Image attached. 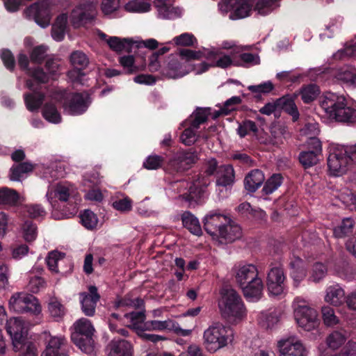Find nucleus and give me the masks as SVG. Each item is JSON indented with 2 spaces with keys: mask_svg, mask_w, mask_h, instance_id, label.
Returning <instances> with one entry per match:
<instances>
[{
  "mask_svg": "<svg viewBox=\"0 0 356 356\" xmlns=\"http://www.w3.org/2000/svg\"><path fill=\"white\" fill-rule=\"evenodd\" d=\"M34 165L30 162L14 165L10 169L9 178L11 181H19L23 174L33 171Z\"/></svg>",
  "mask_w": 356,
  "mask_h": 356,
  "instance_id": "36",
  "label": "nucleus"
},
{
  "mask_svg": "<svg viewBox=\"0 0 356 356\" xmlns=\"http://www.w3.org/2000/svg\"><path fill=\"white\" fill-rule=\"evenodd\" d=\"M44 95L40 92H33L24 95V101L27 109L30 111H37L44 101Z\"/></svg>",
  "mask_w": 356,
  "mask_h": 356,
  "instance_id": "43",
  "label": "nucleus"
},
{
  "mask_svg": "<svg viewBox=\"0 0 356 356\" xmlns=\"http://www.w3.org/2000/svg\"><path fill=\"white\" fill-rule=\"evenodd\" d=\"M6 330L12 339L15 351H20L26 341L27 325L22 317H13L7 321Z\"/></svg>",
  "mask_w": 356,
  "mask_h": 356,
  "instance_id": "12",
  "label": "nucleus"
},
{
  "mask_svg": "<svg viewBox=\"0 0 356 356\" xmlns=\"http://www.w3.org/2000/svg\"><path fill=\"white\" fill-rule=\"evenodd\" d=\"M210 183V177L207 175L205 173L197 175L189 186V194L186 197L184 195V198L191 200L198 197Z\"/></svg>",
  "mask_w": 356,
  "mask_h": 356,
  "instance_id": "21",
  "label": "nucleus"
},
{
  "mask_svg": "<svg viewBox=\"0 0 356 356\" xmlns=\"http://www.w3.org/2000/svg\"><path fill=\"white\" fill-rule=\"evenodd\" d=\"M231 1H234V4L231 6L236 18H244L249 16L253 6L252 0H231Z\"/></svg>",
  "mask_w": 356,
  "mask_h": 356,
  "instance_id": "33",
  "label": "nucleus"
},
{
  "mask_svg": "<svg viewBox=\"0 0 356 356\" xmlns=\"http://www.w3.org/2000/svg\"><path fill=\"white\" fill-rule=\"evenodd\" d=\"M48 311L51 316L56 321L61 319L66 313L64 305L54 297L51 298L49 300Z\"/></svg>",
  "mask_w": 356,
  "mask_h": 356,
  "instance_id": "42",
  "label": "nucleus"
},
{
  "mask_svg": "<svg viewBox=\"0 0 356 356\" xmlns=\"http://www.w3.org/2000/svg\"><path fill=\"white\" fill-rule=\"evenodd\" d=\"M45 344L41 356H68V344L65 337L45 333Z\"/></svg>",
  "mask_w": 356,
  "mask_h": 356,
  "instance_id": "14",
  "label": "nucleus"
},
{
  "mask_svg": "<svg viewBox=\"0 0 356 356\" xmlns=\"http://www.w3.org/2000/svg\"><path fill=\"white\" fill-rule=\"evenodd\" d=\"M70 60L74 67L79 70H84L89 64V58L81 51H73L70 56Z\"/></svg>",
  "mask_w": 356,
  "mask_h": 356,
  "instance_id": "45",
  "label": "nucleus"
},
{
  "mask_svg": "<svg viewBox=\"0 0 356 356\" xmlns=\"http://www.w3.org/2000/svg\"><path fill=\"white\" fill-rule=\"evenodd\" d=\"M335 77L337 80L349 86H356V68L348 65L340 68Z\"/></svg>",
  "mask_w": 356,
  "mask_h": 356,
  "instance_id": "31",
  "label": "nucleus"
},
{
  "mask_svg": "<svg viewBox=\"0 0 356 356\" xmlns=\"http://www.w3.org/2000/svg\"><path fill=\"white\" fill-rule=\"evenodd\" d=\"M264 180L265 177L261 170H253L245 178V188L250 192H254L261 186Z\"/></svg>",
  "mask_w": 356,
  "mask_h": 356,
  "instance_id": "27",
  "label": "nucleus"
},
{
  "mask_svg": "<svg viewBox=\"0 0 356 356\" xmlns=\"http://www.w3.org/2000/svg\"><path fill=\"white\" fill-rule=\"evenodd\" d=\"M218 307L222 316L229 321L242 320L246 316V309L236 290L228 288L221 291Z\"/></svg>",
  "mask_w": 356,
  "mask_h": 356,
  "instance_id": "4",
  "label": "nucleus"
},
{
  "mask_svg": "<svg viewBox=\"0 0 356 356\" xmlns=\"http://www.w3.org/2000/svg\"><path fill=\"white\" fill-rule=\"evenodd\" d=\"M80 218L82 225L88 229H93L97 225L98 218L96 214L90 210H85L80 215Z\"/></svg>",
  "mask_w": 356,
  "mask_h": 356,
  "instance_id": "52",
  "label": "nucleus"
},
{
  "mask_svg": "<svg viewBox=\"0 0 356 356\" xmlns=\"http://www.w3.org/2000/svg\"><path fill=\"white\" fill-rule=\"evenodd\" d=\"M77 191L76 188L69 183H59L55 187L49 188L47 197L49 203L54 206L56 199L65 202L70 197H75Z\"/></svg>",
  "mask_w": 356,
  "mask_h": 356,
  "instance_id": "18",
  "label": "nucleus"
},
{
  "mask_svg": "<svg viewBox=\"0 0 356 356\" xmlns=\"http://www.w3.org/2000/svg\"><path fill=\"white\" fill-rule=\"evenodd\" d=\"M28 74L32 76L38 83H46L49 80V75L40 67L28 70Z\"/></svg>",
  "mask_w": 356,
  "mask_h": 356,
  "instance_id": "64",
  "label": "nucleus"
},
{
  "mask_svg": "<svg viewBox=\"0 0 356 356\" xmlns=\"http://www.w3.org/2000/svg\"><path fill=\"white\" fill-rule=\"evenodd\" d=\"M282 183V177L280 174H274L266 181L262 189L263 192L266 194H271L276 191Z\"/></svg>",
  "mask_w": 356,
  "mask_h": 356,
  "instance_id": "51",
  "label": "nucleus"
},
{
  "mask_svg": "<svg viewBox=\"0 0 356 356\" xmlns=\"http://www.w3.org/2000/svg\"><path fill=\"white\" fill-rule=\"evenodd\" d=\"M216 185L220 189V187L227 188L234 182V170L231 165H220L217 171Z\"/></svg>",
  "mask_w": 356,
  "mask_h": 356,
  "instance_id": "23",
  "label": "nucleus"
},
{
  "mask_svg": "<svg viewBox=\"0 0 356 356\" xmlns=\"http://www.w3.org/2000/svg\"><path fill=\"white\" fill-rule=\"evenodd\" d=\"M67 24V16L66 14L58 15L52 26L51 36L56 41H61L64 39Z\"/></svg>",
  "mask_w": 356,
  "mask_h": 356,
  "instance_id": "29",
  "label": "nucleus"
},
{
  "mask_svg": "<svg viewBox=\"0 0 356 356\" xmlns=\"http://www.w3.org/2000/svg\"><path fill=\"white\" fill-rule=\"evenodd\" d=\"M73 328L71 337L74 343L83 353H92L95 346L92 337L95 330L91 321L86 318H81L74 322Z\"/></svg>",
  "mask_w": 356,
  "mask_h": 356,
  "instance_id": "6",
  "label": "nucleus"
},
{
  "mask_svg": "<svg viewBox=\"0 0 356 356\" xmlns=\"http://www.w3.org/2000/svg\"><path fill=\"white\" fill-rule=\"evenodd\" d=\"M120 8V0H103L101 9L105 15H110L115 13Z\"/></svg>",
  "mask_w": 356,
  "mask_h": 356,
  "instance_id": "56",
  "label": "nucleus"
},
{
  "mask_svg": "<svg viewBox=\"0 0 356 356\" xmlns=\"http://www.w3.org/2000/svg\"><path fill=\"white\" fill-rule=\"evenodd\" d=\"M173 41L177 45L192 46L196 42V39L193 34L184 33L179 36L175 37Z\"/></svg>",
  "mask_w": 356,
  "mask_h": 356,
  "instance_id": "62",
  "label": "nucleus"
},
{
  "mask_svg": "<svg viewBox=\"0 0 356 356\" xmlns=\"http://www.w3.org/2000/svg\"><path fill=\"white\" fill-rule=\"evenodd\" d=\"M163 73L169 78L178 79L187 74L188 70H187L186 67H183L177 58L172 57L165 68Z\"/></svg>",
  "mask_w": 356,
  "mask_h": 356,
  "instance_id": "28",
  "label": "nucleus"
},
{
  "mask_svg": "<svg viewBox=\"0 0 356 356\" xmlns=\"http://www.w3.org/2000/svg\"><path fill=\"white\" fill-rule=\"evenodd\" d=\"M42 113L43 118L51 123L58 124L61 122V115L51 102H47L44 105Z\"/></svg>",
  "mask_w": 356,
  "mask_h": 356,
  "instance_id": "39",
  "label": "nucleus"
},
{
  "mask_svg": "<svg viewBox=\"0 0 356 356\" xmlns=\"http://www.w3.org/2000/svg\"><path fill=\"white\" fill-rule=\"evenodd\" d=\"M24 238L26 241H33L37 236V228L31 221H26L22 225Z\"/></svg>",
  "mask_w": 356,
  "mask_h": 356,
  "instance_id": "57",
  "label": "nucleus"
},
{
  "mask_svg": "<svg viewBox=\"0 0 356 356\" xmlns=\"http://www.w3.org/2000/svg\"><path fill=\"white\" fill-rule=\"evenodd\" d=\"M198 159V154L195 150H182L178 152L170 161L169 165L176 172H184L190 169Z\"/></svg>",
  "mask_w": 356,
  "mask_h": 356,
  "instance_id": "16",
  "label": "nucleus"
},
{
  "mask_svg": "<svg viewBox=\"0 0 356 356\" xmlns=\"http://www.w3.org/2000/svg\"><path fill=\"white\" fill-rule=\"evenodd\" d=\"M233 330L220 322L212 323L203 332V344L212 353L227 346L234 340Z\"/></svg>",
  "mask_w": 356,
  "mask_h": 356,
  "instance_id": "5",
  "label": "nucleus"
},
{
  "mask_svg": "<svg viewBox=\"0 0 356 356\" xmlns=\"http://www.w3.org/2000/svg\"><path fill=\"white\" fill-rule=\"evenodd\" d=\"M97 3L93 1L83 0L74 8L70 15V22L75 28L81 26L83 22L92 19L96 15Z\"/></svg>",
  "mask_w": 356,
  "mask_h": 356,
  "instance_id": "13",
  "label": "nucleus"
},
{
  "mask_svg": "<svg viewBox=\"0 0 356 356\" xmlns=\"http://www.w3.org/2000/svg\"><path fill=\"white\" fill-rule=\"evenodd\" d=\"M270 135L274 144H282L284 140L290 137L286 127L281 124H275L270 127Z\"/></svg>",
  "mask_w": 356,
  "mask_h": 356,
  "instance_id": "37",
  "label": "nucleus"
},
{
  "mask_svg": "<svg viewBox=\"0 0 356 356\" xmlns=\"http://www.w3.org/2000/svg\"><path fill=\"white\" fill-rule=\"evenodd\" d=\"M100 296L97 289L95 286H90L88 292L79 293V301L81 311L87 316H93L95 314V309Z\"/></svg>",
  "mask_w": 356,
  "mask_h": 356,
  "instance_id": "19",
  "label": "nucleus"
},
{
  "mask_svg": "<svg viewBox=\"0 0 356 356\" xmlns=\"http://www.w3.org/2000/svg\"><path fill=\"white\" fill-rule=\"evenodd\" d=\"M108 356H132L133 347L127 341L113 339L108 344Z\"/></svg>",
  "mask_w": 356,
  "mask_h": 356,
  "instance_id": "24",
  "label": "nucleus"
},
{
  "mask_svg": "<svg viewBox=\"0 0 356 356\" xmlns=\"http://www.w3.org/2000/svg\"><path fill=\"white\" fill-rule=\"evenodd\" d=\"M286 277L280 266H271L267 273L266 285L269 293L277 296L285 290Z\"/></svg>",
  "mask_w": 356,
  "mask_h": 356,
  "instance_id": "15",
  "label": "nucleus"
},
{
  "mask_svg": "<svg viewBox=\"0 0 356 356\" xmlns=\"http://www.w3.org/2000/svg\"><path fill=\"white\" fill-rule=\"evenodd\" d=\"M19 200L20 196L15 190L8 187L0 188V204L15 206Z\"/></svg>",
  "mask_w": 356,
  "mask_h": 356,
  "instance_id": "35",
  "label": "nucleus"
},
{
  "mask_svg": "<svg viewBox=\"0 0 356 356\" xmlns=\"http://www.w3.org/2000/svg\"><path fill=\"white\" fill-rule=\"evenodd\" d=\"M280 0H258L254 10L261 15H267L280 7Z\"/></svg>",
  "mask_w": 356,
  "mask_h": 356,
  "instance_id": "40",
  "label": "nucleus"
},
{
  "mask_svg": "<svg viewBox=\"0 0 356 356\" xmlns=\"http://www.w3.org/2000/svg\"><path fill=\"white\" fill-rule=\"evenodd\" d=\"M54 6L50 0H42L30 6L24 10L26 18L33 19L42 28L50 24Z\"/></svg>",
  "mask_w": 356,
  "mask_h": 356,
  "instance_id": "11",
  "label": "nucleus"
},
{
  "mask_svg": "<svg viewBox=\"0 0 356 356\" xmlns=\"http://www.w3.org/2000/svg\"><path fill=\"white\" fill-rule=\"evenodd\" d=\"M350 146H337L332 148L327 158L329 171L333 176H341L346 172L352 159Z\"/></svg>",
  "mask_w": 356,
  "mask_h": 356,
  "instance_id": "8",
  "label": "nucleus"
},
{
  "mask_svg": "<svg viewBox=\"0 0 356 356\" xmlns=\"http://www.w3.org/2000/svg\"><path fill=\"white\" fill-rule=\"evenodd\" d=\"M209 114V108H197L195 112L191 115L190 124L193 128L198 129L200 124L205 122Z\"/></svg>",
  "mask_w": 356,
  "mask_h": 356,
  "instance_id": "50",
  "label": "nucleus"
},
{
  "mask_svg": "<svg viewBox=\"0 0 356 356\" xmlns=\"http://www.w3.org/2000/svg\"><path fill=\"white\" fill-rule=\"evenodd\" d=\"M279 321V316L275 311L261 312L259 316V324L266 328H270Z\"/></svg>",
  "mask_w": 356,
  "mask_h": 356,
  "instance_id": "47",
  "label": "nucleus"
},
{
  "mask_svg": "<svg viewBox=\"0 0 356 356\" xmlns=\"http://www.w3.org/2000/svg\"><path fill=\"white\" fill-rule=\"evenodd\" d=\"M157 10L159 17L165 19H174L181 17L182 14V10L179 8L172 6L171 1L157 8Z\"/></svg>",
  "mask_w": 356,
  "mask_h": 356,
  "instance_id": "41",
  "label": "nucleus"
},
{
  "mask_svg": "<svg viewBox=\"0 0 356 356\" xmlns=\"http://www.w3.org/2000/svg\"><path fill=\"white\" fill-rule=\"evenodd\" d=\"M307 275V270L303 261L297 257L290 262V276L293 280V286L298 287L304 280Z\"/></svg>",
  "mask_w": 356,
  "mask_h": 356,
  "instance_id": "25",
  "label": "nucleus"
},
{
  "mask_svg": "<svg viewBox=\"0 0 356 356\" xmlns=\"http://www.w3.org/2000/svg\"><path fill=\"white\" fill-rule=\"evenodd\" d=\"M319 93V88L314 84L304 86L300 90L301 99L306 104H309L316 99Z\"/></svg>",
  "mask_w": 356,
  "mask_h": 356,
  "instance_id": "44",
  "label": "nucleus"
},
{
  "mask_svg": "<svg viewBox=\"0 0 356 356\" xmlns=\"http://www.w3.org/2000/svg\"><path fill=\"white\" fill-rule=\"evenodd\" d=\"M292 306L294 317L299 327L306 331H311L318 327L319 325L318 312L311 307L306 300L297 297L294 299Z\"/></svg>",
  "mask_w": 356,
  "mask_h": 356,
  "instance_id": "7",
  "label": "nucleus"
},
{
  "mask_svg": "<svg viewBox=\"0 0 356 356\" xmlns=\"http://www.w3.org/2000/svg\"><path fill=\"white\" fill-rule=\"evenodd\" d=\"M218 163L214 158H209L205 160L204 165V173L207 175L209 177L217 174V171L219 168Z\"/></svg>",
  "mask_w": 356,
  "mask_h": 356,
  "instance_id": "63",
  "label": "nucleus"
},
{
  "mask_svg": "<svg viewBox=\"0 0 356 356\" xmlns=\"http://www.w3.org/2000/svg\"><path fill=\"white\" fill-rule=\"evenodd\" d=\"M164 159L159 155L149 156L143 163V166L148 170H156L161 168L163 163Z\"/></svg>",
  "mask_w": 356,
  "mask_h": 356,
  "instance_id": "58",
  "label": "nucleus"
},
{
  "mask_svg": "<svg viewBox=\"0 0 356 356\" xmlns=\"http://www.w3.org/2000/svg\"><path fill=\"white\" fill-rule=\"evenodd\" d=\"M323 323L327 326H334L339 323V318L335 315L334 310L330 306H324L321 309Z\"/></svg>",
  "mask_w": 356,
  "mask_h": 356,
  "instance_id": "55",
  "label": "nucleus"
},
{
  "mask_svg": "<svg viewBox=\"0 0 356 356\" xmlns=\"http://www.w3.org/2000/svg\"><path fill=\"white\" fill-rule=\"evenodd\" d=\"M67 261L65 257V254L58 251H52L49 253L46 258V262L49 269L55 273H63L65 270L63 267V264Z\"/></svg>",
  "mask_w": 356,
  "mask_h": 356,
  "instance_id": "26",
  "label": "nucleus"
},
{
  "mask_svg": "<svg viewBox=\"0 0 356 356\" xmlns=\"http://www.w3.org/2000/svg\"><path fill=\"white\" fill-rule=\"evenodd\" d=\"M9 307L17 313H30L38 315L41 312V306L33 295L18 292L14 293L9 300Z\"/></svg>",
  "mask_w": 356,
  "mask_h": 356,
  "instance_id": "10",
  "label": "nucleus"
},
{
  "mask_svg": "<svg viewBox=\"0 0 356 356\" xmlns=\"http://www.w3.org/2000/svg\"><path fill=\"white\" fill-rule=\"evenodd\" d=\"M277 104L279 111L283 110L286 112L292 117L293 121H296L299 118V112L292 97L284 96L277 99Z\"/></svg>",
  "mask_w": 356,
  "mask_h": 356,
  "instance_id": "32",
  "label": "nucleus"
},
{
  "mask_svg": "<svg viewBox=\"0 0 356 356\" xmlns=\"http://www.w3.org/2000/svg\"><path fill=\"white\" fill-rule=\"evenodd\" d=\"M279 356H307V350L302 342L296 337H289L278 341Z\"/></svg>",
  "mask_w": 356,
  "mask_h": 356,
  "instance_id": "17",
  "label": "nucleus"
},
{
  "mask_svg": "<svg viewBox=\"0 0 356 356\" xmlns=\"http://www.w3.org/2000/svg\"><path fill=\"white\" fill-rule=\"evenodd\" d=\"M171 327H174V323L170 319L165 321L152 320L144 323V330H146L163 331L171 329Z\"/></svg>",
  "mask_w": 356,
  "mask_h": 356,
  "instance_id": "48",
  "label": "nucleus"
},
{
  "mask_svg": "<svg viewBox=\"0 0 356 356\" xmlns=\"http://www.w3.org/2000/svg\"><path fill=\"white\" fill-rule=\"evenodd\" d=\"M354 220L351 218H346L341 223L334 228V235L337 238H344L353 233L354 228Z\"/></svg>",
  "mask_w": 356,
  "mask_h": 356,
  "instance_id": "38",
  "label": "nucleus"
},
{
  "mask_svg": "<svg viewBox=\"0 0 356 356\" xmlns=\"http://www.w3.org/2000/svg\"><path fill=\"white\" fill-rule=\"evenodd\" d=\"M346 296L343 288L338 284L330 285L325 289V301L333 306L339 307L346 302Z\"/></svg>",
  "mask_w": 356,
  "mask_h": 356,
  "instance_id": "22",
  "label": "nucleus"
},
{
  "mask_svg": "<svg viewBox=\"0 0 356 356\" xmlns=\"http://www.w3.org/2000/svg\"><path fill=\"white\" fill-rule=\"evenodd\" d=\"M346 337L341 331H333L326 338V343L327 346L336 350L341 347L346 341Z\"/></svg>",
  "mask_w": 356,
  "mask_h": 356,
  "instance_id": "46",
  "label": "nucleus"
},
{
  "mask_svg": "<svg viewBox=\"0 0 356 356\" xmlns=\"http://www.w3.org/2000/svg\"><path fill=\"white\" fill-rule=\"evenodd\" d=\"M320 154L312 150L302 152L299 155V161L305 168H308L318 163Z\"/></svg>",
  "mask_w": 356,
  "mask_h": 356,
  "instance_id": "49",
  "label": "nucleus"
},
{
  "mask_svg": "<svg viewBox=\"0 0 356 356\" xmlns=\"http://www.w3.org/2000/svg\"><path fill=\"white\" fill-rule=\"evenodd\" d=\"M327 272L326 266L322 263H316L313 265L309 280L317 283L322 280Z\"/></svg>",
  "mask_w": 356,
  "mask_h": 356,
  "instance_id": "54",
  "label": "nucleus"
},
{
  "mask_svg": "<svg viewBox=\"0 0 356 356\" xmlns=\"http://www.w3.org/2000/svg\"><path fill=\"white\" fill-rule=\"evenodd\" d=\"M257 131V127L254 122L247 120L243 122L238 126L237 132L241 137H245L250 132L256 133Z\"/></svg>",
  "mask_w": 356,
  "mask_h": 356,
  "instance_id": "61",
  "label": "nucleus"
},
{
  "mask_svg": "<svg viewBox=\"0 0 356 356\" xmlns=\"http://www.w3.org/2000/svg\"><path fill=\"white\" fill-rule=\"evenodd\" d=\"M46 286V282L43 278L38 276L31 277L27 285V289L32 293H36Z\"/></svg>",
  "mask_w": 356,
  "mask_h": 356,
  "instance_id": "60",
  "label": "nucleus"
},
{
  "mask_svg": "<svg viewBox=\"0 0 356 356\" xmlns=\"http://www.w3.org/2000/svg\"><path fill=\"white\" fill-rule=\"evenodd\" d=\"M321 106L331 120L340 122H356V110L347 105L343 95L327 92L321 101Z\"/></svg>",
  "mask_w": 356,
  "mask_h": 356,
  "instance_id": "3",
  "label": "nucleus"
},
{
  "mask_svg": "<svg viewBox=\"0 0 356 356\" xmlns=\"http://www.w3.org/2000/svg\"><path fill=\"white\" fill-rule=\"evenodd\" d=\"M54 99L60 101L64 110L72 115L82 114L88 107V95L86 94L59 92Z\"/></svg>",
  "mask_w": 356,
  "mask_h": 356,
  "instance_id": "9",
  "label": "nucleus"
},
{
  "mask_svg": "<svg viewBox=\"0 0 356 356\" xmlns=\"http://www.w3.org/2000/svg\"><path fill=\"white\" fill-rule=\"evenodd\" d=\"M203 222L205 231L220 243H232L241 236L240 226L226 215L211 211L205 216Z\"/></svg>",
  "mask_w": 356,
  "mask_h": 356,
  "instance_id": "1",
  "label": "nucleus"
},
{
  "mask_svg": "<svg viewBox=\"0 0 356 356\" xmlns=\"http://www.w3.org/2000/svg\"><path fill=\"white\" fill-rule=\"evenodd\" d=\"M196 128H193L190 124L189 127L185 129L181 136V142L186 145H191L197 140L195 134Z\"/></svg>",
  "mask_w": 356,
  "mask_h": 356,
  "instance_id": "59",
  "label": "nucleus"
},
{
  "mask_svg": "<svg viewBox=\"0 0 356 356\" xmlns=\"http://www.w3.org/2000/svg\"><path fill=\"white\" fill-rule=\"evenodd\" d=\"M151 8V3L145 0H130L123 6L125 11L132 13H147Z\"/></svg>",
  "mask_w": 356,
  "mask_h": 356,
  "instance_id": "34",
  "label": "nucleus"
},
{
  "mask_svg": "<svg viewBox=\"0 0 356 356\" xmlns=\"http://www.w3.org/2000/svg\"><path fill=\"white\" fill-rule=\"evenodd\" d=\"M181 220L184 227L191 234L200 236L202 234V227L199 220L189 211H185L181 215Z\"/></svg>",
  "mask_w": 356,
  "mask_h": 356,
  "instance_id": "30",
  "label": "nucleus"
},
{
  "mask_svg": "<svg viewBox=\"0 0 356 356\" xmlns=\"http://www.w3.org/2000/svg\"><path fill=\"white\" fill-rule=\"evenodd\" d=\"M98 36L104 40L110 49L116 52L122 51H131L133 48V40L127 38H120L116 36L108 37L104 33L99 31Z\"/></svg>",
  "mask_w": 356,
  "mask_h": 356,
  "instance_id": "20",
  "label": "nucleus"
},
{
  "mask_svg": "<svg viewBox=\"0 0 356 356\" xmlns=\"http://www.w3.org/2000/svg\"><path fill=\"white\" fill-rule=\"evenodd\" d=\"M236 282L245 298L250 302L259 301L263 295L264 284L257 267L252 264H239L232 269Z\"/></svg>",
  "mask_w": 356,
  "mask_h": 356,
  "instance_id": "2",
  "label": "nucleus"
},
{
  "mask_svg": "<svg viewBox=\"0 0 356 356\" xmlns=\"http://www.w3.org/2000/svg\"><path fill=\"white\" fill-rule=\"evenodd\" d=\"M133 201L128 196H122L114 200L112 207L117 211L122 213H127L131 211Z\"/></svg>",
  "mask_w": 356,
  "mask_h": 356,
  "instance_id": "53",
  "label": "nucleus"
}]
</instances>
